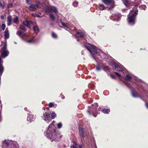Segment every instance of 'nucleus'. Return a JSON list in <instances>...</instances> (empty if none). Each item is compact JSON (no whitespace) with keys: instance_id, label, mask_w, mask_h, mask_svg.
<instances>
[{"instance_id":"obj_37","label":"nucleus","mask_w":148,"mask_h":148,"mask_svg":"<svg viewBox=\"0 0 148 148\" xmlns=\"http://www.w3.org/2000/svg\"><path fill=\"white\" fill-rule=\"evenodd\" d=\"M101 68L100 66L99 65H97L96 67V70L97 71H99L100 70Z\"/></svg>"},{"instance_id":"obj_29","label":"nucleus","mask_w":148,"mask_h":148,"mask_svg":"<svg viewBox=\"0 0 148 148\" xmlns=\"http://www.w3.org/2000/svg\"><path fill=\"white\" fill-rule=\"evenodd\" d=\"M51 10L55 13H56L57 12V10L56 8L55 7L52 6L51 7Z\"/></svg>"},{"instance_id":"obj_10","label":"nucleus","mask_w":148,"mask_h":148,"mask_svg":"<svg viewBox=\"0 0 148 148\" xmlns=\"http://www.w3.org/2000/svg\"><path fill=\"white\" fill-rule=\"evenodd\" d=\"M12 143V141L5 140L3 143V147H8L9 146H10V145H11Z\"/></svg>"},{"instance_id":"obj_16","label":"nucleus","mask_w":148,"mask_h":148,"mask_svg":"<svg viewBox=\"0 0 148 148\" xmlns=\"http://www.w3.org/2000/svg\"><path fill=\"white\" fill-rule=\"evenodd\" d=\"M3 61L2 60L1 58L0 57V74H2L3 71V68L2 65Z\"/></svg>"},{"instance_id":"obj_13","label":"nucleus","mask_w":148,"mask_h":148,"mask_svg":"<svg viewBox=\"0 0 148 148\" xmlns=\"http://www.w3.org/2000/svg\"><path fill=\"white\" fill-rule=\"evenodd\" d=\"M28 9L30 11H34L36 9V5H31L28 7Z\"/></svg>"},{"instance_id":"obj_53","label":"nucleus","mask_w":148,"mask_h":148,"mask_svg":"<svg viewBox=\"0 0 148 148\" xmlns=\"http://www.w3.org/2000/svg\"><path fill=\"white\" fill-rule=\"evenodd\" d=\"M118 77H121V75H116Z\"/></svg>"},{"instance_id":"obj_38","label":"nucleus","mask_w":148,"mask_h":148,"mask_svg":"<svg viewBox=\"0 0 148 148\" xmlns=\"http://www.w3.org/2000/svg\"><path fill=\"white\" fill-rule=\"evenodd\" d=\"M62 126V124L61 123H59L57 124V127L59 129L61 128Z\"/></svg>"},{"instance_id":"obj_35","label":"nucleus","mask_w":148,"mask_h":148,"mask_svg":"<svg viewBox=\"0 0 148 148\" xmlns=\"http://www.w3.org/2000/svg\"><path fill=\"white\" fill-rule=\"evenodd\" d=\"M73 5L75 7H76L78 6V3L76 1H74L73 3Z\"/></svg>"},{"instance_id":"obj_48","label":"nucleus","mask_w":148,"mask_h":148,"mask_svg":"<svg viewBox=\"0 0 148 148\" xmlns=\"http://www.w3.org/2000/svg\"><path fill=\"white\" fill-rule=\"evenodd\" d=\"M30 0H26V3L27 4L28 3Z\"/></svg>"},{"instance_id":"obj_27","label":"nucleus","mask_w":148,"mask_h":148,"mask_svg":"<svg viewBox=\"0 0 148 148\" xmlns=\"http://www.w3.org/2000/svg\"><path fill=\"white\" fill-rule=\"evenodd\" d=\"M56 114L54 112H52L51 113V118L52 119H54L55 117H56Z\"/></svg>"},{"instance_id":"obj_18","label":"nucleus","mask_w":148,"mask_h":148,"mask_svg":"<svg viewBox=\"0 0 148 148\" xmlns=\"http://www.w3.org/2000/svg\"><path fill=\"white\" fill-rule=\"evenodd\" d=\"M12 18L11 16H9L7 17V25L10 26L11 25L12 23Z\"/></svg>"},{"instance_id":"obj_45","label":"nucleus","mask_w":148,"mask_h":148,"mask_svg":"<svg viewBox=\"0 0 148 148\" xmlns=\"http://www.w3.org/2000/svg\"><path fill=\"white\" fill-rule=\"evenodd\" d=\"M13 6V4L12 3H11L8 5V8H11Z\"/></svg>"},{"instance_id":"obj_28","label":"nucleus","mask_w":148,"mask_h":148,"mask_svg":"<svg viewBox=\"0 0 148 148\" xmlns=\"http://www.w3.org/2000/svg\"><path fill=\"white\" fill-rule=\"evenodd\" d=\"M132 94L133 97H137L138 96V94H137V93L135 92H133V91H132Z\"/></svg>"},{"instance_id":"obj_44","label":"nucleus","mask_w":148,"mask_h":148,"mask_svg":"<svg viewBox=\"0 0 148 148\" xmlns=\"http://www.w3.org/2000/svg\"><path fill=\"white\" fill-rule=\"evenodd\" d=\"M50 18H51L52 20H54L55 18V16H54V15L53 14H51L50 15Z\"/></svg>"},{"instance_id":"obj_21","label":"nucleus","mask_w":148,"mask_h":148,"mask_svg":"<svg viewBox=\"0 0 148 148\" xmlns=\"http://www.w3.org/2000/svg\"><path fill=\"white\" fill-rule=\"evenodd\" d=\"M102 1L106 4H108L113 2V0H103Z\"/></svg>"},{"instance_id":"obj_17","label":"nucleus","mask_w":148,"mask_h":148,"mask_svg":"<svg viewBox=\"0 0 148 148\" xmlns=\"http://www.w3.org/2000/svg\"><path fill=\"white\" fill-rule=\"evenodd\" d=\"M79 131L81 137L84 138V131L82 128L79 127Z\"/></svg>"},{"instance_id":"obj_40","label":"nucleus","mask_w":148,"mask_h":148,"mask_svg":"<svg viewBox=\"0 0 148 148\" xmlns=\"http://www.w3.org/2000/svg\"><path fill=\"white\" fill-rule=\"evenodd\" d=\"M52 36L54 38H57V35L53 32L52 33Z\"/></svg>"},{"instance_id":"obj_50","label":"nucleus","mask_w":148,"mask_h":148,"mask_svg":"<svg viewBox=\"0 0 148 148\" xmlns=\"http://www.w3.org/2000/svg\"><path fill=\"white\" fill-rule=\"evenodd\" d=\"M145 105H146V106L147 108H148V104L146 103L145 104Z\"/></svg>"},{"instance_id":"obj_54","label":"nucleus","mask_w":148,"mask_h":148,"mask_svg":"<svg viewBox=\"0 0 148 148\" xmlns=\"http://www.w3.org/2000/svg\"><path fill=\"white\" fill-rule=\"evenodd\" d=\"M27 108H24V110H25V111H27Z\"/></svg>"},{"instance_id":"obj_49","label":"nucleus","mask_w":148,"mask_h":148,"mask_svg":"<svg viewBox=\"0 0 148 148\" xmlns=\"http://www.w3.org/2000/svg\"><path fill=\"white\" fill-rule=\"evenodd\" d=\"M60 95L62 99H64V96H62V95Z\"/></svg>"},{"instance_id":"obj_24","label":"nucleus","mask_w":148,"mask_h":148,"mask_svg":"<svg viewBox=\"0 0 148 148\" xmlns=\"http://www.w3.org/2000/svg\"><path fill=\"white\" fill-rule=\"evenodd\" d=\"M103 70L107 73H109L110 69L108 66H106L103 68Z\"/></svg>"},{"instance_id":"obj_11","label":"nucleus","mask_w":148,"mask_h":148,"mask_svg":"<svg viewBox=\"0 0 148 148\" xmlns=\"http://www.w3.org/2000/svg\"><path fill=\"white\" fill-rule=\"evenodd\" d=\"M31 23L34 25L33 27L34 32L36 33H38L39 32V30L38 26L36 25V22L34 21H31Z\"/></svg>"},{"instance_id":"obj_22","label":"nucleus","mask_w":148,"mask_h":148,"mask_svg":"<svg viewBox=\"0 0 148 148\" xmlns=\"http://www.w3.org/2000/svg\"><path fill=\"white\" fill-rule=\"evenodd\" d=\"M102 112L104 113L108 114L110 112V110L109 109L105 108L102 110Z\"/></svg>"},{"instance_id":"obj_5","label":"nucleus","mask_w":148,"mask_h":148,"mask_svg":"<svg viewBox=\"0 0 148 148\" xmlns=\"http://www.w3.org/2000/svg\"><path fill=\"white\" fill-rule=\"evenodd\" d=\"M98 107V104L97 103H95L93 105H92L91 106L93 110L92 111H91V110H88L87 111L88 112L89 114H91V113H92L93 114V116L95 117H96V116H95L94 114L97 113V114H98L96 112V110L97 109Z\"/></svg>"},{"instance_id":"obj_1","label":"nucleus","mask_w":148,"mask_h":148,"mask_svg":"<svg viewBox=\"0 0 148 148\" xmlns=\"http://www.w3.org/2000/svg\"><path fill=\"white\" fill-rule=\"evenodd\" d=\"M45 136L50 139L51 142L58 141L62 138V136L56 131L55 126L52 123L49 126L47 131L44 132Z\"/></svg>"},{"instance_id":"obj_15","label":"nucleus","mask_w":148,"mask_h":148,"mask_svg":"<svg viewBox=\"0 0 148 148\" xmlns=\"http://www.w3.org/2000/svg\"><path fill=\"white\" fill-rule=\"evenodd\" d=\"M8 52L7 50H4L1 54V56L2 58H4L8 55Z\"/></svg>"},{"instance_id":"obj_12","label":"nucleus","mask_w":148,"mask_h":148,"mask_svg":"<svg viewBox=\"0 0 148 148\" xmlns=\"http://www.w3.org/2000/svg\"><path fill=\"white\" fill-rule=\"evenodd\" d=\"M17 34L19 36H20L22 38H23V37L25 36L26 35V34L20 30H18L17 32Z\"/></svg>"},{"instance_id":"obj_2","label":"nucleus","mask_w":148,"mask_h":148,"mask_svg":"<svg viewBox=\"0 0 148 148\" xmlns=\"http://www.w3.org/2000/svg\"><path fill=\"white\" fill-rule=\"evenodd\" d=\"M138 13L136 10H132L128 16L127 20L129 24L130 25H133L135 22L136 16Z\"/></svg>"},{"instance_id":"obj_34","label":"nucleus","mask_w":148,"mask_h":148,"mask_svg":"<svg viewBox=\"0 0 148 148\" xmlns=\"http://www.w3.org/2000/svg\"><path fill=\"white\" fill-rule=\"evenodd\" d=\"M26 42L28 43H33L35 42L33 39H31L30 40L26 41Z\"/></svg>"},{"instance_id":"obj_33","label":"nucleus","mask_w":148,"mask_h":148,"mask_svg":"<svg viewBox=\"0 0 148 148\" xmlns=\"http://www.w3.org/2000/svg\"><path fill=\"white\" fill-rule=\"evenodd\" d=\"M131 79V77L130 75H127L126 77H125V79L127 80H130Z\"/></svg>"},{"instance_id":"obj_55","label":"nucleus","mask_w":148,"mask_h":148,"mask_svg":"<svg viewBox=\"0 0 148 148\" xmlns=\"http://www.w3.org/2000/svg\"><path fill=\"white\" fill-rule=\"evenodd\" d=\"M115 74H119V73H117V72H115Z\"/></svg>"},{"instance_id":"obj_57","label":"nucleus","mask_w":148,"mask_h":148,"mask_svg":"<svg viewBox=\"0 0 148 148\" xmlns=\"http://www.w3.org/2000/svg\"><path fill=\"white\" fill-rule=\"evenodd\" d=\"M14 43H15V44H16V42H14Z\"/></svg>"},{"instance_id":"obj_31","label":"nucleus","mask_w":148,"mask_h":148,"mask_svg":"<svg viewBox=\"0 0 148 148\" xmlns=\"http://www.w3.org/2000/svg\"><path fill=\"white\" fill-rule=\"evenodd\" d=\"M139 7L141 9L145 10L146 8V7L145 5H142L139 6Z\"/></svg>"},{"instance_id":"obj_4","label":"nucleus","mask_w":148,"mask_h":148,"mask_svg":"<svg viewBox=\"0 0 148 148\" xmlns=\"http://www.w3.org/2000/svg\"><path fill=\"white\" fill-rule=\"evenodd\" d=\"M109 64L113 67H114L116 70L118 71H122L123 72V73L124 74L125 73L127 74L129 73L128 71L126 69H123L121 67V66L120 65H118L114 62H110Z\"/></svg>"},{"instance_id":"obj_47","label":"nucleus","mask_w":148,"mask_h":148,"mask_svg":"<svg viewBox=\"0 0 148 148\" xmlns=\"http://www.w3.org/2000/svg\"><path fill=\"white\" fill-rule=\"evenodd\" d=\"M1 19H4V16L3 15L1 16Z\"/></svg>"},{"instance_id":"obj_52","label":"nucleus","mask_w":148,"mask_h":148,"mask_svg":"<svg viewBox=\"0 0 148 148\" xmlns=\"http://www.w3.org/2000/svg\"><path fill=\"white\" fill-rule=\"evenodd\" d=\"M79 148H82V145H79Z\"/></svg>"},{"instance_id":"obj_51","label":"nucleus","mask_w":148,"mask_h":148,"mask_svg":"<svg viewBox=\"0 0 148 148\" xmlns=\"http://www.w3.org/2000/svg\"><path fill=\"white\" fill-rule=\"evenodd\" d=\"M73 148H78V147L75 146H73Z\"/></svg>"},{"instance_id":"obj_7","label":"nucleus","mask_w":148,"mask_h":148,"mask_svg":"<svg viewBox=\"0 0 148 148\" xmlns=\"http://www.w3.org/2000/svg\"><path fill=\"white\" fill-rule=\"evenodd\" d=\"M41 117L45 121H47L48 122L50 121L51 120L50 114L46 112L44 113Z\"/></svg>"},{"instance_id":"obj_41","label":"nucleus","mask_w":148,"mask_h":148,"mask_svg":"<svg viewBox=\"0 0 148 148\" xmlns=\"http://www.w3.org/2000/svg\"><path fill=\"white\" fill-rule=\"evenodd\" d=\"M113 79H115L116 76L115 75H109Z\"/></svg>"},{"instance_id":"obj_36","label":"nucleus","mask_w":148,"mask_h":148,"mask_svg":"<svg viewBox=\"0 0 148 148\" xmlns=\"http://www.w3.org/2000/svg\"><path fill=\"white\" fill-rule=\"evenodd\" d=\"M3 50H7V45L6 43H4V45H3V47L2 48Z\"/></svg>"},{"instance_id":"obj_9","label":"nucleus","mask_w":148,"mask_h":148,"mask_svg":"<svg viewBox=\"0 0 148 148\" xmlns=\"http://www.w3.org/2000/svg\"><path fill=\"white\" fill-rule=\"evenodd\" d=\"M113 17V19L114 21H118L121 18V15L120 14H117L112 15Z\"/></svg>"},{"instance_id":"obj_56","label":"nucleus","mask_w":148,"mask_h":148,"mask_svg":"<svg viewBox=\"0 0 148 148\" xmlns=\"http://www.w3.org/2000/svg\"><path fill=\"white\" fill-rule=\"evenodd\" d=\"M100 109H100V108H99V109H98V110H100Z\"/></svg>"},{"instance_id":"obj_32","label":"nucleus","mask_w":148,"mask_h":148,"mask_svg":"<svg viewBox=\"0 0 148 148\" xmlns=\"http://www.w3.org/2000/svg\"><path fill=\"white\" fill-rule=\"evenodd\" d=\"M20 28L21 29L23 30L24 31H25L26 30V29L25 28V27L23 25H21L20 27Z\"/></svg>"},{"instance_id":"obj_14","label":"nucleus","mask_w":148,"mask_h":148,"mask_svg":"<svg viewBox=\"0 0 148 148\" xmlns=\"http://www.w3.org/2000/svg\"><path fill=\"white\" fill-rule=\"evenodd\" d=\"M4 36L5 39H7L9 38V34L8 28H7L4 32Z\"/></svg>"},{"instance_id":"obj_46","label":"nucleus","mask_w":148,"mask_h":148,"mask_svg":"<svg viewBox=\"0 0 148 148\" xmlns=\"http://www.w3.org/2000/svg\"><path fill=\"white\" fill-rule=\"evenodd\" d=\"M33 15H34V16H35L37 17H40V16L38 14H34Z\"/></svg>"},{"instance_id":"obj_58","label":"nucleus","mask_w":148,"mask_h":148,"mask_svg":"<svg viewBox=\"0 0 148 148\" xmlns=\"http://www.w3.org/2000/svg\"><path fill=\"white\" fill-rule=\"evenodd\" d=\"M82 54H83L82 51Z\"/></svg>"},{"instance_id":"obj_19","label":"nucleus","mask_w":148,"mask_h":148,"mask_svg":"<svg viewBox=\"0 0 148 148\" xmlns=\"http://www.w3.org/2000/svg\"><path fill=\"white\" fill-rule=\"evenodd\" d=\"M122 1L123 3L126 6H127L130 5L131 4V2L127 0H123Z\"/></svg>"},{"instance_id":"obj_59","label":"nucleus","mask_w":148,"mask_h":148,"mask_svg":"<svg viewBox=\"0 0 148 148\" xmlns=\"http://www.w3.org/2000/svg\"><path fill=\"white\" fill-rule=\"evenodd\" d=\"M102 0V1H103V0Z\"/></svg>"},{"instance_id":"obj_3","label":"nucleus","mask_w":148,"mask_h":148,"mask_svg":"<svg viewBox=\"0 0 148 148\" xmlns=\"http://www.w3.org/2000/svg\"><path fill=\"white\" fill-rule=\"evenodd\" d=\"M85 46L90 52L92 54L93 58L95 59L94 55L97 53V48L95 46L89 44H86Z\"/></svg>"},{"instance_id":"obj_8","label":"nucleus","mask_w":148,"mask_h":148,"mask_svg":"<svg viewBox=\"0 0 148 148\" xmlns=\"http://www.w3.org/2000/svg\"><path fill=\"white\" fill-rule=\"evenodd\" d=\"M35 118L36 117L35 116L32 114L30 113H29L28 114L27 121L30 123L32 121H34Z\"/></svg>"},{"instance_id":"obj_26","label":"nucleus","mask_w":148,"mask_h":148,"mask_svg":"<svg viewBox=\"0 0 148 148\" xmlns=\"http://www.w3.org/2000/svg\"><path fill=\"white\" fill-rule=\"evenodd\" d=\"M18 18L17 16H16L15 18H14L13 20V22L14 23H16L18 22Z\"/></svg>"},{"instance_id":"obj_43","label":"nucleus","mask_w":148,"mask_h":148,"mask_svg":"<svg viewBox=\"0 0 148 148\" xmlns=\"http://www.w3.org/2000/svg\"><path fill=\"white\" fill-rule=\"evenodd\" d=\"M36 3L37 4V5H36V7H37L38 8H40L41 7L39 6V5L40 2L38 1H36Z\"/></svg>"},{"instance_id":"obj_30","label":"nucleus","mask_w":148,"mask_h":148,"mask_svg":"<svg viewBox=\"0 0 148 148\" xmlns=\"http://www.w3.org/2000/svg\"><path fill=\"white\" fill-rule=\"evenodd\" d=\"M99 8L100 10H103L105 9V8L104 6L102 5L101 4H99Z\"/></svg>"},{"instance_id":"obj_25","label":"nucleus","mask_w":148,"mask_h":148,"mask_svg":"<svg viewBox=\"0 0 148 148\" xmlns=\"http://www.w3.org/2000/svg\"><path fill=\"white\" fill-rule=\"evenodd\" d=\"M23 23L24 25H26V26H27V27H29V23L28 21H23Z\"/></svg>"},{"instance_id":"obj_6","label":"nucleus","mask_w":148,"mask_h":148,"mask_svg":"<svg viewBox=\"0 0 148 148\" xmlns=\"http://www.w3.org/2000/svg\"><path fill=\"white\" fill-rule=\"evenodd\" d=\"M60 23L61 26L63 27L65 29L69 32H70L71 30V28L73 27V25H72L69 23L65 24L62 22H61Z\"/></svg>"},{"instance_id":"obj_39","label":"nucleus","mask_w":148,"mask_h":148,"mask_svg":"<svg viewBox=\"0 0 148 148\" xmlns=\"http://www.w3.org/2000/svg\"><path fill=\"white\" fill-rule=\"evenodd\" d=\"M5 27V25L4 24H2L1 26V28L3 30H4Z\"/></svg>"},{"instance_id":"obj_20","label":"nucleus","mask_w":148,"mask_h":148,"mask_svg":"<svg viewBox=\"0 0 148 148\" xmlns=\"http://www.w3.org/2000/svg\"><path fill=\"white\" fill-rule=\"evenodd\" d=\"M84 34L83 33L81 32H78L77 33L76 35V36L77 37L79 38L84 36Z\"/></svg>"},{"instance_id":"obj_23","label":"nucleus","mask_w":148,"mask_h":148,"mask_svg":"<svg viewBox=\"0 0 148 148\" xmlns=\"http://www.w3.org/2000/svg\"><path fill=\"white\" fill-rule=\"evenodd\" d=\"M99 56L102 58L104 59L106 57V54L105 53L102 52H101V53H100Z\"/></svg>"},{"instance_id":"obj_42","label":"nucleus","mask_w":148,"mask_h":148,"mask_svg":"<svg viewBox=\"0 0 148 148\" xmlns=\"http://www.w3.org/2000/svg\"><path fill=\"white\" fill-rule=\"evenodd\" d=\"M54 103L50 102L49 104V106L50 107H52L54 106Z\"/></svg>"}]
</instances>
